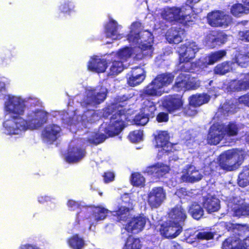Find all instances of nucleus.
I'll use <instances>...</instances> for the list:
<instances>
[{"label":"nucleus","instance_id":"f257e3e1","mask_svg":"<svg viewBox=\"0 0 249 249\" xmlns=\"http://www.w3.org/2000/svg\"><path fill=\"white\" fill-rule=\"evenodd\" d=\"M5 108L9 113L16 114L4 121L3 125L9 135H17L28 129H36L47 123L48 113L43 109H36L27 115V120L19 115L24 111L25 106L14 96L8 95Z\"/></svg>","mask_w":249,"mask_h":249},{"label":"nucleus","instance_id":"f03ea898","mask_svg":"<svg viewBox=\"0 0 249 249\" xmlns=\"http://www.w3.org/2000/svg\"><path fill=\"white\" fill-rule=\"evenodd\" d=\"M116 104H111L106 107L104 114L107 116L112 114L110 123H104L99 127L101 133H94L88 138V142L97 145L103 142L106 139L118 135L124 128L125 125L124 119L125 115L123 109L116 111Z\"/></svg>","mask_w":249,"mask_h":249},{"label":"nucleus","instance_id":"7ed1b4c3","mask_svg":"<svg viewBox=\"0 0 249 249\" xmlns=\"http://www.w3.org/2000/svg\"><path fill=\"white\" fill-rule=\"evenodd\" d=\"M174 79V75L171 73H163L158 74L140 93L142 100L151 96H160L163 92L161 89L170 85Z\"/></svg>","mask_w":249,"mask_h":249},{"label":"nucleus","instance_id":"20e7f679","mask_svg":"<svg viewBox=\"0 0 249 249\" xmlns=\"http://www.w3.org/2000/svg\"><path fill=\"white\" fill-rule=\"evenodd\" d=\"M240 155L234 149H230L221 153L217 159L219 168L226 172L236 170L240 164Z\"/></svg>","mask_w":249,"mask_h":249},{"label":"nucleus","instance_id":"39448f33","mask_svg":"<svg viewBox=\"0 0 249 249\" xmlns=\"http://www.w3.org/2000/svg\"><path fill=\"white\" fill-rule=\"evenodd\" d=\"M155 146L159 148L158 157L160 158L163 155H168L172 152L173 146L169 142V135L166 131H157L156 134H154Z\"/></svg>","mask_w":249,"mask_h":249},{"label":"nucleus","instance_id":"423d86ee","mask_svg":"<svg viewBox=\"0 0 249 249\" xmlns=\"http://www.w3.org/2000/svg\"><path fill=\"white\" fill-rule=\"evenodd\" d=\"M159 231L162 237L167 239H173L181 232L182 227L180 224L171 220L161 224Z\"/></svg>","mask_w":249,"mask_h":249},{"label":"nucleus","instance_id":"0eeeda50","mask_svg":"<svg viewBox=\"0 0 249 249\" xmlns=\"http://www.w3.org/2000/svg\"><path fill=\"white\" fill-rule=\"evenodd\" d=\"M199 48L195 41H186L180 47V52L178 54L179 63L184 62H190L195 56L196 53Z\"/></svg>","mask_w":249,"mask_h":249},{"label":"nucleus","instance_id":"6e6552de","mask_svg":"<svg viewBox=\"0 0 249 249\" xmlns=\"http://www.w3.org/2000/svg\"><path fill=\"white\" fill-rule=\"evenodd\" d=\"M190 74L180 73L177 77L173 89L177 91L194 89L196 83Z\"/></svg>","mask_w":249,"mask_h":249},{"label":"nucleus","instance_id":"1a4fd4ad","mask_svg":"<svg viewBox=\"0 0 249 249\" xmlns=\"http://www.w3.org/2000/svg\"><path fill=\"white\" fill-rule=\"evenodd\" d=\"M183 100L182 95L174 94L166 96L163 101V106L170 113H173L182 108Z\"/></svg>","mask_w":249,"mask_h":249},{"label":"nucleus","instance_id":"9d476101","mask_svg":"<svg viewBox=\"0 0 249 249\" xmlns=\"http://www.w3.org/2000/svg\"><path fill=\"white\" fill-rule=\"evenodd\" d=\"M165 197V193L162 187H154L148 194V204L152 209L157 208L162 204Z\"/></svg>","mask_w":249,"mask_h":249},{"label":"nucleus","instance_id":"9b49d317","mask_svg":"<svg viewBox=\"0 0 249 249\" xmlns=\"http://www.w3.org/2000/svg\"><path fill=\"white\" fill-rule=\"evenodd\" d=\"M61 131L59 126L54 124L49 125L42 131V139L45 142L52 144L60 136Z\"/></svg>","mask_w":249,"mask_h":249},{"label":"nucleus","instance_id":"f8f14e48","mask_svg":"<svg viewBox=\"0 0 249 249\" xmlns=\"http://www.w3.org/2000/svg\"><path fill=\"white\" fill-rule=\"evenodd\" d=\"M146 218L142 216L132 217L125 225V230L131 233H138L145 227Z\"/></svg>","mask_w":249,"mask_h":249},{"label":"nucleus","instance_id":"ddd939ff","mask_svg":"<svg viewBox=\"0 0 249 249\" xmlns=\"http://www.w3.org/2000/svg\"><path fill=\"white\" fill-rule=\"evenodd\" d=\"M224 136L221 125H212L209 128L207 136L208 143L217 145L222 140Z\"/></svg>","mask_w":249,"mask_h":249},{"label":"nucleus","instance_id":"4468645a","mask_svg":"<svg viewBox=\"0 0 249 249\" xmlns=\"http://www.w3.org/2000/svg\"><path fill=\"white\" fill-rule=\"evenodd\" d=\"M228 18V16L220 11L212 12L207 16L208 22L212 27L227 26Z\"/></svg>","mask_w":249,"mask_h":249},{"label":"nucleus","instance_id":"2eb2a0df","mask_svg":"<svg viewBox=\"0 0 249 249\" xmlns=\"http://www.w3.org/2000/svg\"><path fill=\"white\" fill-rule=\"evenodd\" d=\"M170 170L169 166L162 163L157 162L147 167L144 172L148 175L159 178L168 173Z\"/></svg>","mask_w":249,"mask_h":249},{"label":"nucleus","instance_id":"dca6fc26","mask_svg":"<svg viewBox=\"0 0 249 249\" xmlns=\"http://www.w3.org/2000/svg\"><path fill=\"white\" fill-rule=\"evenodd\" d=\"M185 167L184 173L181 177L183 181L193 183L198 181L202 178V175L194 165L187 164Z\"/></svg>","mask_w":249,"mask_h":249},{"label":"nucleus","instance_id":"f3484780","mask_svg":"<svg viewBox=\"0 0 249 249\" xmlns=\"http://www.w3.org/2000/svg\"><path fill=\"white\" fill-rule=\"evenodd\" d=\"M169 218L179 224H183L187 217L185 210L180 205H176L168 213Z\"/></svg>","mask_w":249,"mask_h":249},{"label":"nucleus","instance_id":"a211bd4d","mask_svg":"<svg viewBox=\"0 0 249 249\" xmlns=\"http://www.w3.org/2000/svg\"><path fill=\"white\" fill-rule=\"evenodd\" d=\"M163 18L169 22H178L183 23L182 19L184 16H180V10L178 7L173 6L165 9L162 13Z\"/></svg>","mask_w":249,"mask_h":249},{"label":"nucleus","instance_id":"6ab92c4d","mask_svg":"<svg viewBox=\"0 0 249 249\" xmlns=\"http://www.w3.org/2000/svg\"><path fill=\"white\" fill-rule=\"evenodd\" d=\"M85 149L79 147H72L69 150L65 156V161L69 163L79 162L85 156Z\"/></svg>","mask_w":249,"mask_h":249},{"label":"nucleus","instance_id":"aec40b11","mask_svg":"<svg viewBox=\"0 0 249 249\" xmlns=\"http://www.w3.org/2000/svg\"><path fill=\"white\" fill-rule=\"evenodd\" d=\"M107 92L104 90L97 91L95 89L89 90L87 95L88 104L98 105L106 98Z\"/></svg>","mask_w":249,"mask_h":249},{"label":"nucleus","instance_id":"412c9836","mask_svg":"<svg viewBox=\"0 0 249 249\" xmlns=\"http://www.w3.org/2000/svg\"><path fill=\"white\" fill-rule=\"evenodd\" d=\"M221 249H242V240L239 236L232 235L223 241Z\"/></svg>","mask_w":249,"mask_h":249},{"label":"nucleus","instance_id":"4be33fe9","mask_svg":"<svg viewBox=\"0 0 249 249\" xmlns=\"http://www.w3.org/2000/svg\"><path fill=\"white\" fill-rule=\"evenodd\" d=\"M183 30L177 27H171L165 34V38L167 41L171 44H178L182 41L181 32Z\"/></svg>","mask_w":249,"mask_h":249},{"label":"nucleus","instance_id":"5701e85b","mask_svg":"<svg viewBox=\"0 0 249 249\" xmlns=\"http://www.w3.org/2000/svg\"><path fill=\"white\" fill-rule=\"evenodd\" d=\"M88 69L97 73L104 72L107 67V63L105 59L94 58L88 63Z\"/></svg>","mask_w":249,"mask_h":249},{"label":"nucleus","instance_id":"b1692460","mask_svg":"<svg viewBox=\"0 0 249 249\" xmlns=\"http://www.w3.org/2000/svg\"><path fill=\"white\" fill-rule=\"evenodd\" d=\"M68 246L71 249H83L87 243L84 238L78 233H75L69 237L67 240Z\"/></svg>","mask_w":249,"mask_h":249},{"label":"nucleus","instance_id":"393cba45","mask_svg":"<svg viewBox=\"0 0 249 249\" xmlns=\"http://www.w3.org/2000/svg\"><path fill=\"white\" fill-rule=\"evenodd\" d=\"M67 205L70 211H73L77 209H80V211L76 214L77 222L78 224L80 222L79 217L83 216L86 217V216L89 213L88 208L83 207L78 202L73 199L68 200L67 202Z\"/></svg>","mask_w":249,"mask_h":249},{"label":"nucleus","instance_id":"a878e982","mask_svg":"<svg viewBox=\"0 0 249 249\" xmlns=\"http://www.w3.org/2000/svg\"><path fill=\"white\" fill-rule=\"evenodd\" d=\"M203 206L209 213L215 212L220 209V201L214 196L204 198Z\"/></svg>","mask_w":249,"mask_h":249},{"label":"nucleus","instance_id":"bb28decb","mask_svg":"<svg viewBox=\"0 0 249 249\" xmlns=\"http://www.w3.org/2000/svg\"><path fill=\"white\" fill-rule=\"evenodd\" d=\"M157 110L156 104L151 100L146 99L142 104L141 111L150 119L155 117L156 111Z\"/></svg>","mask_w":249,"mask_h":249},{"label":"nucleus","instance_id":"cd10ccee","mask_svg":"<svg viewBox=\"0 0 249 249\" xmlns=\"http://www.w3.org/2000/svg\"><path fill=\"white\" fill-rule=\"evenodd\" d=\"M130 209L126 206H119L116 210L110 211L111 215L115 218L118 222L125 221L128 215Z\"/></svg>","mask_w":249,"mask_h":249},{"label":"nucleus","instance_id":"c85d7f7f","mask_svg":"<svg viewBox=\"0 0 249 249\" xmlns=\"http://www.w3.org/2000/svg\"><path fill=\"white\" fill-rule=\"evenodd\" d=\"M210 100V97L207 94L192 95L189 98V103L193 107H199L207 103Z\"/></svg>","mask_w":249,"mask_h":249},{"label":"nucleus","instance_id":"c756f323","mask_svg":"<svg viewBox=\"0 0 249 249\" xmlns=\"http://www.w3.org/2000/svg\"><path fill=\"white\" fill-rule=\"evenodd\" d=\"M188 212L194 219L197 220L202 218L204 213L203 208L196 202L193 203L191 205Z\"/></svg>","mask_w":249,"mask_h":249},{"label":"nucleus","instance_id":"7c9ffc66","mask_svg":"<svg viewBox=\"0 0 249 249\" xmlns=\"http://www.w3.org/2000/svg\"><path fill=\"white\" fill-rule=\"evenodd\" d=\"M118 25L117 22L113 20H109L105 26V32L107 37L108 38L116 36L117 38Z\"/></svg>","mask_w":249,"mask_h":249},{"label":"nucleus","instance_id":"2f4dec72","mask_svg":"<svg viewBox=\"0 0 249 249\" xmlns=\"http://www.w3.org/2000/svg\"><path fill=\"white\" fill-rule=\"evenodd\" d=\"M223 134L229 137L235 136L238 134L239 127L234 122H230L227 125H222Z\"/></svg>","mask_w":249,"mask_h":249},{"label":"nucleus","instance_id":"473e14b6","mask_svg":"<svg viewBox=\"0 0 249 249\" xmlns=\"http://www.w3.org/2000/svg\"><path fill=\"white\" fill-rule=\"evenodd\" d=\"M202 62L201 59H199L195 62L190 63V62H184L179 63V58H178V64L179 66V70L182 72H190L194 67L201 68L203 66Z\"/></svg>","mask_w":249,"mask_h":249},{"label":"nucleus","instance_id":"72a5a7b5","mask_svg":"<svg viewBox=\"0 0 249 249\" xmlns=\"http://www.w3.org/2000/svg\"><path fill=\"white\" fill-rule=\"evenodd\" d=\"M233 215L238 217L249 215V203L244 202L235 207L233 210Z\"/></svg>","mask_w":249,"mask_h":249},{"label":"nucleus","instance_id":"f704fd0d","mask_svg":"<svg viewBox=\"0 0 249 249\" xmlns=\"http://www.w3.org/2000/svg\"><path fill=\"white\" fill-rule=\"evenodd\" d=\"M193 4L187 3V2L182 5L181 7H178L180 10V16H184L183 19H182L184 24L190 21L189 18H191L190 14L193 11Z\"/></svg>","mask_w":249,"mask_h":249},{"label":"nucleus","instance_id":"c9c22d12","mask_svg":"<svg viewBox=\"0 0 249 249\" xmlns=\"http://www.w3.org/2000/svg\"><path fill=\"white\" fill-rule=\"evenodd\" d=\"M142 244L138 238L129 235L126 239L123 249H141Z\"/></svg>","mask_w":249,"mask_h":249},{"label":"nucleus","instance_id":"e433bc0d","mask_svg":"<svg viewBox=\"0 0 249 249\" xmlns=\"http://www.w3.org/2000/svg\"><path fill=\"white\" fill-rule=\"evenodd\" d=\"M238 185L242 187L249 185V167L245 166L239 174L238 178Z\"/></svg>","mask_w":249,"mask_h":249},{"label":"nucleus","instance_id":"4c0bfd02","mask_svg":"<svg viewBox=\"0 0 249 249\" xmlns=\"http://www.w3.org/2000/svg\"><path fill=\"white\" fill-rule=\"evenodd\" d=\"M227 54L225 50H221L216 52L211 53L208 56L207 64L213 65L216 62L220 60Z\"/></svg>","mask_w":249,"mask_h":249},{"label":"nucleus","instance_id":"58836bf2","mask_svg":"<svg viewBox=\"0 0 249 249\" xmlns=\"http://www.w3.org/2000/svg\"><path fill=\"white\" fill-rule=\"evenodd\" d=\"M231 64L229 61H225L217 64L213 69L214 73L222 75L229 72L231 69Z\"/></svg>","mask_w":249,"mask_h":249},{"label":"nucleus","instance_id":"ea45409f","mask_svg":"<svg viewBox=\"0 0 249 249\" xmlns=\"http://www.w3.org/2000/svg\"><path fill=\"white\" fill-rule=\"evenodd\" d=\"M124 70V65L123 61L114 59L112 62V65L110 66L108 72L109 75H116L122 72Z\"/></svg>","mask_w":249,"mask_h":249},{"label":"nucleus","instance_id":"a19ab883","mask_svg":"<svg viewBox=\"0 0 249 249\" xmlns=\"http://www.w3.org/2000/svg\"><path fill=\"white\" fill-rule=\"evenodd\" d=\"M109 213V211L102 206H97L93 211V214L96 221L104 220Z\"/></svg>","mask_w":249,"mask_h":249},{"label":"nucleus","instance_id":"79ce46f5","mask_svg":"<svg viewBox=\"0 0 249 249\" xmlns=\"http://www.w3.org/2000/svg\"><path fill=\"white\" fill-rule=\"evenodd\" d=\"M131 184L136 187H143L145 184V178L140 173L134 172L131 174Z\"/></svg>","mask_w":249,"mask_h":249},{"label":"nucleus","instance_id":"37998d69","mask_svg":"<svg viewBox=\"0 0 249 249\" xmlns=\"http://www.w3.org/2000/svg\"><path fill=\"white\" fill-rule=\"evenodd\" d=\"M132 54L131 51L129 47H125L124 48L120 49L116 53V59L121 60L123 63L127 60L130 57Z\"/></svg>","mask_w":249,"mask_h":249},{"label":"nucleus","instance_id":"c03bdc74","mask_svg":"<svg viewBox=\"0 0 249 249\" xmlns=\"http://www.w3.org/2000/svg\"><path fill=\"white\" fill-rule=\"evenodd\" d=\"M150 119L140 110L139 113L135 116L133 121L137 125L144 126L149 122Z\"/></svg>","mask_w":249,"mask_h":249},{"label":"nucleus","instance_id":"a18cd8bd","mask_svg":"<svg viewBox=\"0 0 249 249\" xmlns=\"http://www.w3.org/2000/svg\"><path fill=\"white\" fill-rule=\"evenodd\" d=\"M235 88L237 91L249 89V73L246 74L243 79L237 81Z\"/></svg>","mask_w":249,"mask_h":249},{"label":"nucleus","instance_id":"49530a36","mask_svg":"<svg viewBox=\"0 0 249 249\" xmlns=\"http://www.w3.org/2000/svg\"><path fill=\"white\" fill-rule=\"evenodd\" d=\"M248 10L249 9L241 3H235L231 8V13L235 17H239L242 14L246 13V11Z\"/></svg>","mask_w":249,"mask_h":249},{"label":"nucleus","instance_id":"de8ad7c7","mask_svg":"<svg viewBox=\"0 0 249 249\" xmlns=\"http://www.w3.org/2000/svg\"><path fill=\"white\" fill-rule=\"evenodd\" d=\"M140 42H153L154 37L152 33L148 30H142L139 32Z\"/></svg>","mask_w":249,"mask_h":249},{"label":"nucleus","instance_id":"09e8293b","mask_svg":"<svg viewBox=\"0 0 249 249\" xmlns=\"http://www.w3.org/2000/svg\"><path fill=\"white\" fill-rule=\"evenodd\" d=\"M143 133L140 130L131 131L128 135L130 141L133 142H136L141 141L142 139Z\"/></svg>","mask_w":249,"mask_h":249},{"label":"nucleus","instance_id":"8fccbe9b","mask_svg":"<svg viewBox=\"0 0 249 249\" xmlns=\"http://www.w3.org/2000/svg\"><path fill=\"white\" fill-rule=\"evenodd\" d=\"M144 79L143 77L130 74L127 78V83L130 86L135 87L141 83Z\"/></svg>","mask_w":249,"mask_h":249},{"label":"nucleus","instance_id":"3c124183","mask_svg":"<svg viewBox=\"0 0 249 249\" xmlns=\"http://www.w3.org/2000/svg\"><path fill=\"white\" fill-rule=\"evenodd\" d=\"M74 6L71 1L64 2L59 7L61 13H67L70 14L71 12L74 11Z\"/></svg>","mask_w":249,"mask_h":249},{"label":"nucleus","instance_id":"603ef678","mask_svg":"<svg viewBox=\"0 0 249 249\" xmlns=\"http://www.w3.org/2000/svg\"><path fill=\"white\" fill-rule=\"evenodd\" d=\"M197 239L199 240H209L213 239L214 237V234L211 231H200L196 235Z\"/></svg>","mask_w":249,"mask_h":249},{"label":"nucleus","instance_id":"864d4df0","mask_svg":"<svg viewBox=\"0 0 249 249\" xmlns=\"http://www.w3.org/2000/svg\"><path fill=\"white\" fill-rule=\"evenodd\" d=\"M127 39L130 43H138L139 42V32L131 30L127 35Z\"/></svg>","mask_w":249,"mask_h":249},{"label":"nucleus","instance_id":"5fc2aeb1","mask_svg":"<svg viewBox=\"0 0 249 249\" xmlns=\"http://www.w3.org/2000/svg\"><path fill=\"white\" fill-rule=\"evenodd\" d=\"M245 225L241 224H233L231 222H226L225 224V229L229 231H234L235 230L239 231Z\"/></svg>","mask_w":249,"mask_h":249},{"label":"nucleus","instance_id":"6e6d98bb","mask_svg":"<svg viewBox=\"0 0 249 249\" xmlns=\"http://www.w3.org/2000/svg\"><path fill=\"white\" fill-rule=\"evenodd\" d=\"M169 120V114L167 112H160L156 116V121L159 123H166Z\"/></svg>","mask_w":249,"mask_h":249},{"label":"nucleus","instance_id":"4d7b16f0","mask_svg":"<svg viewBox=\"0 0 249 249\" xmlns=\"http://www.w3.org/2000/svg\"><path fill=\"white\" fill-rule=\"evenodd\" d=\"M194 107L189 104L188 106L183 108V113L188 116H194L197 113L196 110L193 108Z\"/></svg>","mask_w":249,"mask_h":249},{"label":"nucleus","instance_id":"13d9d810","mask_svg":"<svg viewBox=\"0 0 249 249\" xmlns=\"http://www.w3.org/2000/svg\"><path fill=\"white\" fill-rule=\"evenodd\" d=\"M144 71L143 69L140 67H136L132 69L130 74L133 75H136V76H139L145 78V75L143 74Z\"/></svg>","mask_w":249,"mask_h":249},{"label":"nucleus","instance_id":"bf43d9fd","mask_svg":"<svg viewBox=\"0 0 249 249\" xmlns=\"http://www.w3.org/2000/svg\"><path fill=\"white\" fill-rule=\"evenodd\" d=\"M238 35L242 41L249 42V30L240 31Z\"/></svg>","mask_w":249,"mask_h":249},{"label":"nucleus","instance_id":"052dcab7","mask_svg":"<svg viewBox=\"0 0 249 249\" xmlns=\"http://www.w3.org/2000/svg\"><path fill=\"white\" fill-rule=\"evenodd\" d=\"M238 102L249 107V92L243 95L240 96Z\"/></svg>","mask_w":249,"mask_h":249},{"label":"nucleus","instance_id":"680f3d73","mask_svg":"<svg viewBox=\"0 0 249 249\" xmlns=\"http://www.w3.org/2000/svg\"><path fill=\"white\" fill-rule=\"evenodd\" d=\"M152 43L153 42H140L139 48L142 51H151L152 47Z\"/></svg>","mask_w":249,"mask_h":249},{"label":"nucleus","instance_id":"e2e57ef3","mask_svg":"<svg viewBox=\"0 0 249 249\" xmlns=\"http://www.w3.org/2000/svg\"><path fill=\"white\" fill-rule=\"evenodd\" d=\"M103 177L105 182L108 183L112 181L114 179V175L112 172H107L104 173Z\"/></svg>","mask_w":249,"mask_h":249},{"label":"nucleus","instance_id":"0e129e2a","mask_svg":"<svg viewBox=\"0 0 249 249\" xmlns=\"http://www.w3.org/2000/svg\"><path fill=\"white\" fill-rule=\"evenodd\" d=\"M242 249H249V236L242 240Z\"/></svg>","mask_w":249,"mask_h":249},{"label":"nucleus","instance_id":"69168bd1","mask_svg":"<svg viewBox=\"0 0 249 249\" xmlns=\"http://www.w3.org/2000/svg\"><path fill=\"white\" fill-rule=\"evenodd\" d=\"M121 198L123 201L125 203H130V194L128 193H124L121 196Z\"/></svg>","mask_w":249,"mask_h":249},{"label":"nucleus","instance_id":"338daca9","mask_svg":"<svg viewBox=\"0 0 249 249\" xmlns=\"http://www.w3.org/2000/svg\"><path fill=\"white\" fill-rule=\"evenodd\" d=\"M18 249H39L30 244L21 245Z\"/></svg>","mask_w":249,"mask_h":249},{"label":"nucleus","instance_id":"774afa93","mask_svg":"<svg viewBox=\"0 0 249 249\" xmlns=\"http://www.w3.org/2000/svg\"><path fill=\"white\" fill-rule=\"evenodd\" d=\"M6 92V89L5 88V85L4 83L0 82V93L2 95H4Z\"/></svg>","mask_w":249,"mask_h":249}]
</instances>
